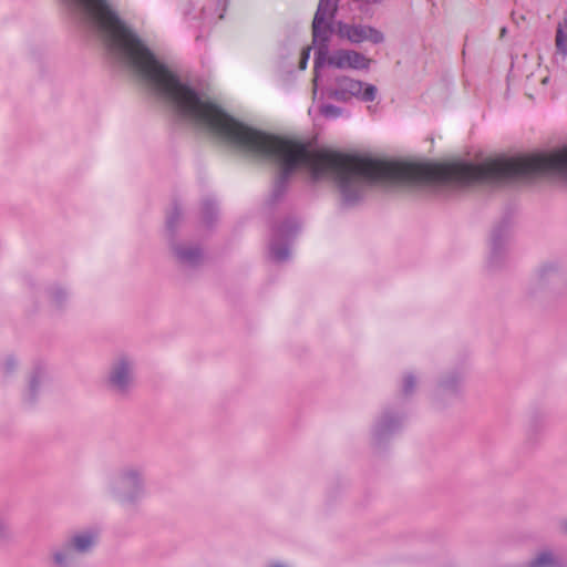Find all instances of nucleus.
<instances>
[{"label": "nucleus", "instance_id": "1", "mask_svg": "<svg viewBox=\"0 0 567 567\" xmlns=\"http://www.w3.org/2000/svg\"><path fill=\"white\" fill-rule=\"evenodd\" d=\"M375 94L377 87L372 84H364L359 80L346 76L338 80L336 96L339 100H348L354 96L361 99L362 101L370 102L375 99Z\"/></svg>", "mask_w": 567, "mask_h": 567}, {"label": "nucleus", "instance_id": "2", "mask_svg": "<svg viewBox=\"0 0 567 567\" xmlns=\"http://www.w3.org/2000/svg\"><path fill=\"white\" fill-rule=\"evenodd\" d=\"M372 60L354 50H337L328 58V64L337 69L367 70Z\"/></svg>", "mask_w": 567, "mask_h": 567}, {"label": "nucleus", "instance_id": "3", "mask_svg": "<svg viewBox=\"0 0 567 567\" xmlns=\"http://www.w3.org/2000/svg\"><path fill=\"white\" fill-rule=\"evenodd\" d=\"M338 32L340 37L352 43H360L363 41L380 43L383 41V34L379 30L368 25L342 24L339 27Z\"/></svg>", "mask_w": 567, "mask_h": 567}, {"label": "nucleus", "instance_id": "4", "mask_svg": "<svg viewBox=\"0 0 567 567\" xmlns=\"http://www.w3.org/2000/svg\"><path fill=\"white\" fill-rule=\"evenodd\" d=\"M334 6L330 0H320L312 22V32L315 38L326 33L328 20L332 18Z\"/></svg>", "mask_w": 567, "mask_h": 567}, {"label": "nucleus", "instance_id": "5", "mask_svg": "<svg viewBox=\"0 0 567 567\" xmlns=\"http://www.w3.org/2000/svg\"><path fill=\"white\" fill-rule=\"evenodd\" d=\"M130 379L128 367L125 362H121L114 370L111 377L113 385L122 389Z\"/></svg>", "mask_w": 567, "mask_h": 567}, {"label": "nucleus", "instance_id": "6", "mask_svg": "<svg viewBox=\"0 0 567 567\" xmlns=\"http://www.w3.org/2000/svg\"><path fill=\"white\" fill-rule=\"evenodd\" d=\"M555 44L557 51L563 54V56L567 55V21L559 22L557 25Z\"/></svg>", "mask_w": 567, "mask_h": 567}, {"label": "nucleus", "instance_id": "7", "mask_svg": "<svg viewBox=\"0 0 567 567\" xmlns=\"http://www.w3.org/2000/svg\"><path fill=\"white\" fill-rule=\"evenodd\" d=\"M94 540L95 538L89 534L76 535L72 539V547L75 550L83 553L86 551L94 544Z\"/></svg>", "mask_w": 567, "mask_h": 567}, {"label": "nucleus", "instance_id": "8", "mask_svg": "<svg viewBox=\"0 0 567 567\" xmlns=\"http://www.w3.org/2000/svg\"><path fill=\"white\" fill-rule=\"evenodd\" d=\"M554 561L549 553L540 554L530 565V567H545L551 565Z\"/></svg>", "mask_w": 567, "mask_h": 567}, {"label": "nucleus", "instance_id": "9", "mask_svg": "<svg viewBox=\"0 0 567 567\" xmlns=\"http://www.w3.org/2000/svg\"><path fill=\"white\" fill-rule=\"evenodd\" d=\"M308 59H309V49H306V50L302 51V56H301V60H300V63H299V66H300L301 70L306 69Z\"/></svg>", "mask_w": 567, "mask_h": 567}, {"label": "nucleus", "instance_id": "10", "mask_svg": "<svg viewBox=\"0 0 567 567\" xmlns=\"http://www.w3.org/2000/svg\"><path fill=\"white\" fill-rule=\"evenodd\" d=\"M65 557L62 554L55 555V560L58 564H62L64 561Z\"/></svg>", "mask_w": 567, "mask_h": 567}, {"label": "nucleus", "instance_id": "11", "mask_svg": "<svg viewBox=\"0 0 567 567\" xmlns=\"http://www.w3.org/2000/svg\"><path fill=\"white\" fill-rule=\"evenodd\" d=\"M405 384H406V390L411 389L412 385H413L412 379L408 378L406 381H405Z\"/></svg>", "mask_w": 567, "mask_h": 567}, {"label": "nucleus", "instance_id": "12", "mask_svg": "<svg viewBox=\"0 0 567 567\" xmlns=\"http://www.w3.org/2000/svg\"><path fill=\"white\" fill-rule=\"evenodd\" d=\"M505 34H506V28H502L499 37L503 38V37H505Z\"/></svg>", "mask_w": 567, "mask_h": 567}, {"label": "nucleus", "instance_id": "13", "mask_svg": "<svg viewBox=\"0 0 567 567\" xmlns=\"http://www.w3.org/2000/svg\"><path fill=\"white\" fill-rule=\"evenodd\" d=\"M276 257H277L278 259H282V258H284V255H281V254H279V252H278V254L276 255Z\"/></svg>", "mask_w": 567, "mask_h": 567}, {"label": "nucleus", "instance_id": "14", "mask_svg": "<svg viewBox=\"0 0 567 567\" xmlns=\"http://www.w3.org/2000/svg\"><path fill=\"white\" fill-rule=\"evenodd\" d=\"M566 529H567V522H566Z\"/></svg>", "mask_w": 567, "mask_h": 567}]
</instances>
